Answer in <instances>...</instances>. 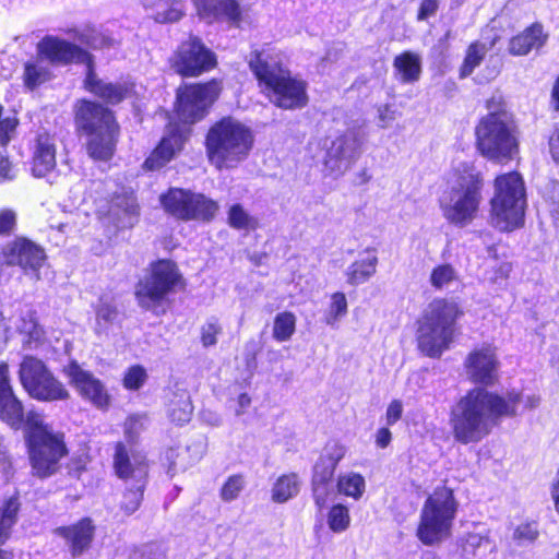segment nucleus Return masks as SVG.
I'll use <instances>...</instances> for the list:
<instances>
[{"label": "nucleus", "mask_w": 559, "mask_h": 559, "mask_svg": "<svg viewBox=\"0 0 559 559\" xmlns=\"http://www.w3.org/2000/svg\"><path fill=\"white\" fill-rule=\"evenodd\" d=\"M186 0H141L144 8L151 11L152 17L158 23L177 22L183 15Z\"/></svg>", "instance_id": "obj_27"}, {"label": "nucleus", "mask_w": 559, "mask_h": 559, "mask_svg": "<svg viewBox=\"0 0 559 559\" xmlns=\"http://www.w3.org/2000/svg\"><path fill=\"white\" fill-rule=\"evenodd\" d=\"M490 205L491 222L500 230L509 231L523 225L526 193L519 173L511 171L496 178Z\"/></svg>", "instance_id": "obj_7"}, {"label": "nucleus", "mask_w": 559, "mask_h": 559, "mask_svg": "<svg viewBox=\"0 0 559 559\" xmlns=\"http://www.w3.org/2000/svg\"><path fill=\"white\" fill-rule=\"evenodd\" d=\"M547 38L548 34L544 33L543 25L535 23L511 38L509 52L513 56H526L531 50L542 48Z\"/></svg>", "instance_id": "obj_24"}, {"label": "nucleus", "mask_w": 559, "mask_h": 559, "mask_svg": "<svg viewBox=\"0 0 559 559\" xmlns=\"http://www.w3.org/2000/svg\"><path fill=\"white\" fill-rule=\"evenodd\" d=\"M253 144L251 128L230 116L214 122L205 135L207 158L217 169L236 168L248 158Z\"/></svg>", "instance_id": "obj_4"}, {"label": "nucleus", "mask_w": 559, "mask_h": 559, "mask_svg": "<svg viewBox=\"0 0 559 559\" xmlns=\"http://www.w3.org/2000/svg\"><path fill=\"white\" fill-rule=\"evenodd\" d=\"M483 116L475 127V145L479 154L493 163L507 164L519 154L520 132L501 95L491 96Z\"/></svg>", "instance_id": "obj_3"}, {"label": "nucleus", "mask_w": 559, "mask_h": 559, "mask_svg": "<svg viewBox=\"0 0 559 559\" xmlns=\"http://www.w3.org/2000/svg\"><path fill=\"white\" fill-rule=\"evenodd\" d=\"M314 503L319 509H322L330 497L331 488L328 485L312 484Z\"/></svg>", "instance_id": "obj_61"}, {"label": "nucleus", "mask_w": 559, "mask_h": 559, "mask_svg": "<svg viewBox=\"0 0 559 559\" xmlns=\"http://www.w3.org/2000/svg\"><path fill=\"white\" fill-rule=\"evenodd\" d=\"M56 532L67 539L72 556L78 557L90 547L94 536V526L90 519H83L72 526L59 527Z\"/></svg>", "instance_id": "obj_23"}, {"label": "nucleus", "mask_w": 559, "mask_h": 559, "mask_svg": "<svg viewBox=\"0 0 559 559\" xmlns=\"http://www.w3.org/2000/svg\"><path fill=\"white\" fill-rule=\"evenodd\" d=\"M189 134L190 131L188 128L170 126L157 147L145 159L144 168L147 170H157L164 167L183 148Z\"/></svg>", "instance_id": "obj_19"}, {"label": "nucleus", "mask_w": 559, "mask_h": 559, "mask_svg": "<svg viewBox=\"0 0 559 559\" xmlns=\"http://www.w3.org/2000/svg\"><path fill=\"white\" fill-rule=\"evenodd\" d=\"M538 537L539 530L535 521L519 524L512 533V540L520 547L534 544Z\"/></svg>", "instance_id": "obj_43"}, {"label": "nucleus", "mask_w": 559, "mask_h": 559, "mask_svg": "<svg viewBox=\"0 0 559 559\" xmlns=\"http://www.w3.org/2000/svg\"><path fill=\"white\" fill-rule=\"evenodd\" d=\"M496 39L489 44L476 40L473 41L466 49L463 63L460 68V78L464 79L469 76L473 71L481 63L487 52L495 46Z\"/></svg>", "instance_id": "obj_33"}, {"label": "nucleus", "mask_w": 559, "mask_h": 559, "mask_svg": "<svg viewBox=\"0 0 559 559\" xmlns=\"http://www.w3.org/2000/svg\"><path fill=\"white\" fill-rule=\"evenodd\" d=\"M192 412L193 406L189 393L185 390L176 392L168 405V415L171 421L183 425L191 419Z\"/></svg>", "instance_id": "obj_35"}, {"label": "nucleus", "mask_w": 559, "mask_h": 559, "mask_svg": "<svg viewBox=\"0 0 559 559\" xmlns=\"http://www.w3.org/2000/svg\"><path fill=\"white\" fill-rule=\"evenodd\" d=\"M245 487V479L241 475L228 477L221 489V498L226 501L235 500Z\"/></svg>", "instance_id": "obj_51"}, {"label": "nucleus", "mask_w": 559, "mask_h": 559, "mask_svg": "<svg viewBox=\"0 0 559 559\" xmlns=\"http://www.w3.org/2000/svg\"><path fill=\"white\" fill-rule=\"evenodd\" d=\"M197 10L204 17H225L236 22L240 11L235 0H192Z\"/></svg>", "instance_id": "obj_28"}, {"label": "nucleus", "mask_w": 559, "mask_h": 559, "mask_svg": "<svg viewBox=\"0 0 559 559\" xmlns=\"http://www.w3.org/2000/svg\"><path fill=\"white\" fill-rule=\"evenodd\" d=\"M366 140L361 127H349L332 141L326 153L325 165L336 173H344L359 158Z\"/></svg>", "instance_id": "obj_14"}, {"label": "nucleus", "mask_w": 559, "mask_h": 559, "mask_svg": "<svg viewBox=\"0 0 559 559\" xmlns=\"http://www.w3.org/2000/svg\"><path fill=\"white\" fill-rule=\"evenodd\" d=\"M37 50L49 61L58 63H68L84 56L78 46L53 36L44 37L38 43Z\"/></svg>", "instance_id": "obj_22"}, {"label": "nucleus", "mask_w": 559, "mask_h": 559, "mask_svg": "<svg viewBox=\"0 0 559 559\" xmlns=\"http://www.w3.org/2000/svg\"><path fill=\"white\" fill-rule=\"evenodd\" d=\"M347 313V300L343 293L332 295V301L326 313L325 322L334 325L342 317Z\"/></svg>", "instance_id": "obj_46"}, {"label": "nucleus", "mask_w": 559, "mask_h": 559, "mask_svg": "<svg viewBox=\"0 0 559 559\" xmlns=\"http://www.w3.org/2000/svg\"><path fill=\"white\" fill-rule=\"evenodd\" d=\"M222 333V326L217 320L207 321L201 329V341L205 347L217 343V335Z\"/></svg>", "instance_id": "obj_54"}, {"label": "nucleus", "mask_w": 559, "mask_h": 559, "mask_svg": "<svg viewBox=\"0 0 559 559\" xmlns=\"http://www.w3.org/2000/svg\"><path fill=\"white\" fill-rule=\"evenodd\" d=\"M111 211L119 215L121 211L123 213L122 227H131L134 224L135 217L138 216V204L132 193H126L118 195L112 201Z\"/></svg>", "instance_id": "obj_37"}, {"label": "nucleus", "mask_w": 559, "mask_h": 559, "mask_svg": "<svg viewBox=\"0 0 559 559\" xmlns=\"http://www.w3.org/2000/svg\"><path fill=\"white\" fill-rule=\"evenodd\" d=\"M248 64L259 85L270 100L277 107L293 110L308 104L307 84L293 76L283 64V57L272 48L254 50L250 53Z\"/></svg>", "instance_id": "obj_2"}, {"label": "nucleus", "mask_w": 559, "mask_h": 559, "mask_svg": "<svg viewBox=\"0 0 559 559\" xmlns=\"http://www.w3.org/2000/svg\"><path fill=\"white\" fill-rule=\"evenodd\" d=\"M365 487V478L357 473L341 475L337 480L338 492L356 500L362 496Z\"/></svg>", "instance_id": "obj_39"}, {"label": "nucleus", "mask_w": 559, "mask_h": 559, "mask_svg": "<svg viewBox=\"0 0 559 559\" xmlns=\"http://www.w3.org/2000/svg\"><path fill=\"white\" fill-rule=\"evenodd\" d=\"M490 546V540L487 536L469 533L465 537V542L463 545V551L465 554L475 555L477 549L485 547L488 548Z\"/></svg>", "instance_id": "obj_56"}, {"label": "nucleus", "mask_w": 559, "mask_h": 559, "mask_svg": "<svg viewBox=\"0 0 559 559\" xmlns=\"http://www.w3.org/2000/svg\"><path fill=\"white\" fill-rule=\"evenodd\" d=\"M342 456L343 451L340 450V453H337L335 457H321L320 461L314 465L312 484L330 486V481L333 477L336 465Z\"/></svg>", "instance_id": "obj_40"}, {"label": "nucleus", "mask_w": 559, "mask_h": 559, "mask_svg": "<svg viewBox=\"0 0 559 559\" xmlns=\"http://www.w3.org/2000/svg\"><path fill=\"white\" fill-rule=\"evenodd\" d=\"M33 474L46 478L59 469V461L68 451L63 435L59 432H37L27 442Z\"/></svg>", "instance_id": "obj_12"}, {"label": "nucleus", "mask_w": 559, "mask_h": 559, "mask_svg": "<svg viewBox=\"0 0 559 559\" xmlns=\"http://www.w3.org/2000/svg\"><path fill=\"white\" fill-rule=\"evenodd\" d=\"M393 67L402 83H414L421 74V58L418 53L404 51L394 58Z\"/></svg>", "instance_id": "obj_31"}, {"label": "nucleus", "mask_w": 559, "mask_h": 559, "mask_svg": "<svg viewBox=\"0 0 559 559\" xmlns=\"http://www.w3.org/2000/svg\"><path fill=\"white\" fill-rule=\"evenodd\" d=\"M86 88L110 104L121 102L127 95V88L120 84L106 83L97 79L90 69L85 80Z\"/></svg>", "instance_id": "obj_30"}, {"label": "nucleus", "mask_w": 559, "mask_h": 559, "mask_svg": "<svg viewBox=\"0 0 559 559\" xmlns=\"http://www.w3.org/2000/svg\"><path fill=\"white\" fill-rule=\"evenodd\" d=\"M146 418L140 415L129 416L124 423V436L131 443L135 442L139 435L145 429Z\"/></svg>", "instance_id": "obj_52"}, {"label": "nucleus", "mask_w": 559, "mask_h": 559, "mask_svg": "<svg viewBox=\"0 0 559 559\" xmlns=\"http://www.w3.org/2000/svg\"><path fill=\"white\" fill-rule=\"evenodd\" d=\"M459 282L460 273L450 263H440L430 272L429 283L437 290L449 289Z\"/></svg>", "instance_id": "obj_36"}, {"label": "nucleus", "mask_w": 559, "mask_h": 559, "mask_svg": "<svg viewBox=\"0 0 559 559\" xmlns=\"http://www.w3.org/2000/svg\"><path fill=\"white\" fill-rule=\"evenodd\" d=\"M169 473L185 472L193 466L185 448L170 449L167 452Z\"/></svg>", "instance_id": "obj_47"}, {"label": "nucleus", "mask_w": 559, "mask_h": 559, "mask_svg": "<svg viewBox=\"0 0 559 559\" xmlns=\"http://www.w3.org/2000/svg\"><path fill=\"white\" fill-rule=\"evenodd\" d=\"M228 223L236 229H248L255 226L254 219L240 204L233 205L228 211Z\"/></svg>", "instance_id": "obj_45"}, {"label": "nucleus", "mask_w": 559, "mask_h": 559, "mask_svg": "<svg viewBox=\"0 0 559 559\" xmlns=\"http://www.w3.org/2000/svg\"><path fill=\"white\" fill-rule=\"evenodd\" d=\"M219 91V85L215 81L178 88L177 115L180 121L192 124L202 120L218 97Z\"/></svg>", "instance_id": "obj_13"}, {"label": "nucleus", "mask_w": 559, "mask_h": 559, "mask_svg": "<svg viewBox=\"0 0 559 559\" xmlns=\"http://www.w3.org/2000/svg\"><path fill=\"white\" fill-rule=\"evenodd\" d=\"M19 378L28 395L41 402L67 400L70 396L64 384L46 365L33 356H26L20 364Z\"/></svg>", "instance_id": "obj_9"}, {"label": "nucleus", "mask_w": 559, "mask_h": 559, "mask_svg": "<svg viewBox=\"0 0 559 559\" xmlns=\"http://www.w3.org/2000/svg\"><path fill=\"white\" fill-rule=\"evenodd\" d=\"M146 379V370L140 365H134L127 370L123 377V386L128 390H138L145 383Z\"/></svg>", "instance_id": "obj_50"}, {"label": "nucleus", "mask_w": 559, "mask_h": 559, "mask_svg": "<svg viewBox=\"0 0 559 559\" xmlns=\"http://www.w3.org/2000/svg\"><path fill=\"white\" fill-rule=\"evenodd\" d=\"M160 202L168 214L182 221H211L218 210L217 203L204 194L179 188L169 189Z\"/></svg>", "instance_id": "obj_11"}, {"label": "nucleus", "mask_w": 559, "mask_h": 559, "mask_svg": "<svg viewBox=\"0 0 559 559\" xmlns=\"http://www.w3.org/2000/svg\"><path fill=\"white\" fill-rule=\"evenodd\" d=\"M464 367L467 378L476 384L490 386L498 379L499 361L490 345L474 348L466 356Z\"/></svg>", "instance_id": "obj_16"}, {"label": "nucleus", "mask_w": 559, "mask_h": 559, "mask_svg": "<svg viewBox=\"0 0 559 559\" xmlns=\"http://www.w3.org/2000/svg\"><path fill=\"white\" fill-rule=\"evenodd\" d=\"M189 460L191 461L192 465L197 464L205 454L206 452V439L202 436H199L194 439H192L189 444L185 447Z\"/></svg>", "instance_id": "obj_55"}, {"label": "nucleus", "mask_w": 559, "mask_h": 559, "mask_svg": "<svg viewBox=\"0 0 559 559\" xmlns=\"http://www.w3.org/2000/svg\"><path fill=\"white\" fill-rule=\"evenodd\" d=\"M117 317V310L114 306L102 302L96 311V319L98 325H108L110 324Z\"/></svg>", "instance_id": "obj_58"}, {"label": "nucleus", "mask_w": 559, "mask_h": 559, "mask_svg": "<svg viewBox=\"0 0 559 559\" xmlns=\"http://www.w3.org/2000/svg\"><path fill=\"white\" fill-rule=\"evenodd\" d=\"M0 419L14 429L22 427L24 408L10 383L9 366L0 364Z\"/></svg>", "instance_id": "obj_20"}, {"label": "nucleus", "mask_w": 559, "mask_h": 559, "mask_svg": "<svg viewBox=\"0 0 559 559\" xmlns=\"http://www.w3.org/2000/svg\"><path fill=\"white\" fill-rule=\"evenodd\" d=\"M296 316L290 311L277 313L274 318L272 334L277 342H287L296 331Z\"/></svg>", "instance_id": "obj_38"}, {"label": "nucleus", "mask_w": 559, "mask_h": 559, "mask_svg": "<svg viewBox=\"0 0 559 559\" xmlns=\"http://www.w3.org/2000/svg\"><path fill=\"white\" fill-rule=\"evenodd\" d=\"M463 314L457 302L447 298L433 299L418 321L419 349L428 357L437 358L447 350L456 333V321Z\"/></svg>", "instance_id": "obj_5"}, {"label": "nucleus", "mask_w": 559, "mask_h": 559, "mask_svg": "<svg viewBox=\"0 0 559 559\" xmlns=\"http://www.w3.org/2000/svg\"><path fill=\"white\" fill-rule=\"evenodd\" d=\"M483 186L480 173L465 167L440 199L445 219L461 227L472 223L479 209Z\"/></svg>", "instance_id": "obj_6"}, {"label": "nucleus", "mask_w": 559, "mask_h": 559, "mask_svg": "<svg viewBox=\"0 0 559 559\" xmlns=\"http://www.w3.org/2000/svg\"><path fill=\"white\" fill-rule=\"evenodd\" d=\"M20 501L17 496L7 499L0 510V544H3L10 536L11 528L17 521ZM0 559H11V555L0 549Z\"/></svg>", "instance_id": "obj_32"}, {"label": "nucleus", "mask_w": 559, "mask_h": 559, "mask_svg": "<svg viewBox=\"0 0 559 559\" xmlns=\"http://www.w3.org/2000/svg\"><path fill=\"white\" fill-rule=\"evenodd\" d=\"M396 110L391 105H381L378 107V126L386 129L396 119Z\"/></svg>", "instance_id": "obj_59"}, {"label": "nucleus", "mask_w": 559, "mask_h": 559, "mask_svg": "<svg viewBox=\"0 0 559 559\" xmlns=\"http://www.w3.org/2000/svg\"><path fill=\"white\" fill-rule=\"evenodd\" d=\"M439 3L440 0H423L418 9L417 20L425 21L433 16L439 9Z\"/></svg>", "instance_id": "obj_60"}, {"label": "nucleus", "mask_w": 559, "mask_h": 559, "mask_svg": "<svg viewBox=\"0 0 559 559\" xmlns=\"http://www.w3.org/2000/svg\"><path fill=\"white\" fill-rule=\"evenodd\" d=\"M128 485L129 487L121 501V509L126 514L130 515L139 509L145 487H139L138 483H130Z\"/></svg>", "instance_id": "obj_44"}, {"label": "nucleus", "mask_w": 559, "mask_h": 559, "mask_svg": "<svg viewBox=\"0 0 559 559\" xmlns=\"http://www.w3.org/2000/svg\"><path fill=\"white\" fill-rule=\"evenodd\" d=\"M300 480L297 474L282 475L276 479L272 488V500L276 503H284L298 495Z\"/></svg>", "instance_id": "obj_34"}, {"label": "nucleus", "mask_w": 559, "mask_h": 559, "mask_svg": "<svg viewBox=\"0 0 559 559\" xmlns=\"http://www.w3.org/2000/svg\"><path fill=\"white\" fill-rule=\"evenodd\" d=\"M17 225V215L16 212L12 209L2 207L0 209V236L9 237L11 236Z\"/></svg>", "instance_id": "obj_53"}, {"label": "nucleus", "mask_w": 559, "mask_h": 559, "mask_svg": "<svg viewBox=\"0 0 559 559\" xmlns=\"http://www.w3.org/2000/svg\"><path fill=\"white\" fill-rule=\"evenodd\" d=\"M116 134L117 126L108 128V130L90 133L91 139L87 143L88 155L97 160L109 159L114 154Z\"/></svg>", "instance_id": "obj_29"}, {"label": "nucleus", "mask_w": 559, "mask_h": 559, "mask_svg": "<svg viewBox=\"0 0 559 559\" xmlns=\"http://www.w3.org/2000/svg\"><path fill=\"white\" fill-rule=\"evenodd\" d=\"M64 373L81 396L91 401L96 407L105 408L109 405L110 397L105 385L92 372L72 361L64 367Z\"/></svg>", "instance_id": "obj_17"}, {"label": "nucleus", "mask_w": 559, "mask_h": 559, "mask_svg": "<svg viewBox=\"0 0 559 559\" xmlns=\"http://www.w3.org/2000/svg\"><path fill=\"white\" fill-rule=\"evenodd\" d=\"M75 38L93 49H109L118 45V41L114 37L96 29L81 32L75 35Z\"/></svg>", "instance_id": "obj_41"}, {"label": "nucleus", "mask_w": 559, "mask_h": 559, "mask_svg": "<svg viewBox=\"0 0 559 559\" xmlns=\"http://www.w3.org/2000/svg\"><path fill=\"white\" fill-rule=\"evenodd\" d=\"M548 146L554 162L559 164V123L555 126L549 135Z\"/></svg>", "instance_id": "obj_64"}, {"label": "nucleus", "mask_w": 559, "mask_h": 559, "mask_svg": "<svg viewBox=\"0 0 559 559\" xmlns=\"http://www.w3.org/2000/svg\"><path fill=\"white\" fill-rule=\"evenodd\" d=\"M23 424L26 427V441L29 442L32 437L37 432H53L52 429L44 424L43 416L38 413L29 411L26 415L24 414Z\"/></svg>", "instance_id": "obj_48"}, {"label": "nucleus", "mask_w": 559, "mask_h": 559, "mask_svg": "<svg viewBox=\"0 0 559 559\" xmlns=\"http://www.w3.org/2000/svg\"><path fill=\"white\" fill-rule=\"evenodd\" d=\"M17 121L15 118L7 117L2 118V107L0 106V144H7L12 133L16 128Z\"/></svg>", "instance_id": "obj_57"}, {"label": "nucleus", "mask_w": 559, "mask_h": 559, "mask_svg": "<svg viewBox=\"0 0 559 559\" xmlns=\"http://www.w3.org/2000/svg\"><path fill=\"white\" fill-rule=\"evenodd\" d=\"M549 199L551 200V214L559 225V182L552 181L549 189Z\"/></svg>", "instance_id": "obj_63"}, {"label": "nucleus", "mask_w": 559, "mask_h": 559, "mask_svg": "<svg viewBox=\"0 0 559 559\" xmlns=\"http://www.w3.org/2000/svg\"><path fill=\"white\" fill-rule=\"evenodd\" d=\"M56 166V144L47 133L39 134L33 156L32 171L36 177H44Z\"/></svg>", "instance_id": "obj_26"}, {"label": "nucleus", "mask_w": 559, "mask_h": 559, "mask_svg": "<svg viewBox=\"0 0 559 559\" xmlns=\"http://www.w3.org/2000/svg\"><path fill=\"white\" fill-rule=\"evenodd\" d=\"M456 511L457 502L452 489L444 486L436 488L420 511L418 539L424 545L433 546L449 538Z\"/></svg>", "instance_id": "obj_8"}, {"label": "nucleus", "mask_w": 559, "mask_h": 559, "mask_svg": "<svg viewBox=\"0 0 559 559\" xmlns=\"http://www.w3.org/2000/svg\"><path fill=\"white\" fill-rule=\"evenodd\" d=\"M216 64L214 53L198 37H190L177 49L171 67L182 76H198Z\"/></svg>", "instance_id": "obj_15"}, {"label": "nucleus", "mask_w": 559, "mask_h": 559, "mask_svg": "<svg viewBox=\"0 0 559 559\" xmlns=\"http://www.w3.org/2000/svg\"><path fill=\"white\" fill-rule=\"evenodd\" d=\"M114 468L117 476L126 483H138L145 487L147 477V462L141 453H130L122 442H117L114 454Z\"/></svg>", "instance_id": "obj_18"}, {"label": "nucleus", "mask_w": 559, "mask_h": 559, "mask_svg": "<svg viewBox=\"0 0 559 559\" xmlns=\"http://www.w3.org/2000/svg\"><path fill=\"white\" fill-rule=\"evenodd\" d=\"M329 528L336 534L345 532L350 524L349 510L342 503L334 504L326 515Z\"/></svg>", "instance_id": "obj_42"}, {"label": "nucleus", "mask_w": 559, "mask_h": 559, "mask_svg": "<svg viewBox=\"0 0 559 559\" xmlns=\"http://www.w3.org/2000/svg\"><path fill=\"white\" fill-rule=\"evenodd\" d=\"M403 414V405L402 402L399 400H393L385 413V419L388 425H394L397 420L401 419Z\"/></svg>", "instance_id": "obj_62"}, {"label": "nucleus", "mask_w": 559, "mask_h": 559, "mask_svg": "<svg viewBox=\"0 0 559 559\" xmlns=\"http://www.w3.org/2000/svg\"><path fill=\"white\" fill-rule=\"evenodd\" d=\"M521 395L501 396L485 388H474L462 396L451 411L453 437L463 444L477 443L487 437L502 417L516 416Z\"/></svg>", "instance_id": "obj_1"}, {"label": "nucleus", "mask_w": 559, "mask_h": 559, "mask_svg": "<svg viewBox=\"0 0 559 559\" xmlns=\"http://www.w3.org/2000/svg\"><path fill=\"white\" fill-rule=\"evenodd\" d=\"M49 79V72L46 67L39 62L27 63L25 66V83L28 87H35Z\"/></svg>", "instance_id": "obj_49"}, {"label": "nucleus", "mask_w": 559, "mask_h": 559, "mask_svg": "<svg viewBox=\"0 0 559 559\" xmlns=\"http://www.w3.org/2000/svg\"><path fill=\"white\" fill-rule=\"evenodd\" d=\"M75 122L78 128L87 134L116 127L110 110L85 99L75 105Z\"/></svg>", "instance_id": "obj_21"}, {"label": "nucleus", "mask_w": 559, "mask_h": 559, "mask_svg": "<svg viewBox=\"0 0 559 559\" xmlns=\"http://www.w3.org/2000/svg\"><path fill=\"white\" fill-rule=\"evenodd\" d=\"M378 255L374 248H367L359 253L346 271L347 282L353 286L368 282L377 272Z\"/></svg>", "instance_id": "obj_25"}, {"label": "nucleus", "mask_w": 559, "mask_h": 559, "mask_svg": "<svg viewBox=\"0 0 559 559\" xmlns=\"http://www.w3.org/2000/svg\"><path fill=\"white\" fill-rule=\"evenodd\" d=\"M180 283L177 265L169 260H160L152 265L151 274L136 285L138 302L142 308L155 311Z\"/></svg>", "instance_id": "obj_10"}]
</instances>
